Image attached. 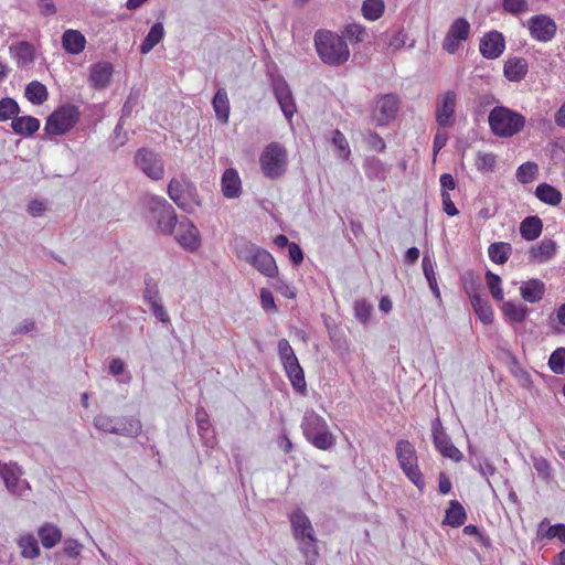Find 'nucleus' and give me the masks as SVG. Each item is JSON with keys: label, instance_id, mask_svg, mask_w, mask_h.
<instances>
[{"label": "nucleus", "instance_id": "nucleus-41", "mask_svg": "<svg viewBox=\"0 0 565 565\" xmlns=\"http://www.w3.org/2000/svg\"><path fill=\"white\" fill-rule=\"evenodd\" d=\"M299 543V550L301 551L303 557L306 558L307 565H315L317 558L319 556L317 537L316 535H311L306 537V540H296Z\"/></svg>", "mask_w": 565, "mask_h": 565}, {"label": "nucleus", "instance_id": "nucleus-40", "mask_svg": "<svg viewBox=\"0 0 565 565\" xmlns=\"http://www.w3.org/2000/svg\"><path fill=\"white\" fill-rule=\"evenodd\" d=\"M24 95L33 105H42L49 96L45 85L38 81L26 85Z\"/></svg>", "mask_w": 565, "mask_h": 565}, {"label": "nucleus", "instance_id": "nucleus-62", "mask_svg": "<svg viewBox=\"0 0 565 565\" xmlns=\"http://www.w3.org/2000/svg\"><path fill=\"white\" fill-rule=\"evenodd\" d=\"M115 417L107 415H98L94 418V426L104 433L114 434Z\"/></svg>", "mask_w": 565, "mask_h": 565}, {"label": "nucleus", "instance_id": "nucleus-54", "mask_svg": "<svg viewBox=\"0 0 565 565\" xmlns=\"http://www.w3.org/2000/svg\"><path fill=\"white\" fill-rule=\"evenodd\" d=\"M382 38L387 47L392 49L393 51H396L405 45L406 35L404 34L403 30L394 31L392 33L386 32L382 35Z\"/></svg>", "mask_w": 565, "mask_h": 565}, {"label": "nucleus", "instance_id": "nucleus-59", "mask_svg": "<svg viewBox=\"0 0 565 565\" xmlns=\"http://www.w3.org/2000/svg\"><path fill=\"white\" fill-rule=\"evenodd\" d=\"M497 163V157L493 153L479 152L477 156L476 166L480 171H493Z\"/></svg>", "mask_w": 565, "mask_h": 565}, {"label": "nucleus", "instance_id": "nucleus-61", "mask_svg": "<svg viewBox=\"0 0 565 565\" xmlns=\"http://www.w3.org/2000/svg\"><path fill=\"white\" fill-rule=\"evenodd\" d=\"M502 8L511 14H520L527 10L526 0H503Z\"/></svg>", "mask_w": 565, "mask_h": 565}, {"label": "nucleus", "instance_id": "nucleus-14", "mask_svg": "<svg viewBox=\"0 0 565 565\" xmlns=\"http://www.w3.org/2000/svg\"><path fill=\"white\" fill-rule=\"evenodd\" d=\"M457 95L454 90H447L438 96L436 103V121L439 127L448 128L455 124Z\"/></svg>", "mask_w": 565, "mask_h": 565}, {"label": "nucleus", "instance_id": "nucleus-17", "mask_svg": "<svg viewBox=\"0 0 565 565\" xmlns=\"http://www.w3.org/2000/svg\"><path fill=\"white\" fill-rule=\"evenodd\" d=\"M178 225L179 227L175 241L185 250L195 252L201 245V237L198 227L188 217L181 220Z\"/></svg>", "mask_w": 565, "mask_h": 565}, {"label": "nucleus", "instance_id": "nucleus-44", "mask_svg": "<svg viewBox=\"0 0 565 565\" xmlns=\"http://www.w3.org/2000/svg\"><path fill=\"white\" fill-rule=\"evenodd\" d=\"M145 289H143V300L148 305L153 302L161 301L158 281L151 277L150 275H145L143 278Z\"/></svg>", "mask_w": 565, "mask_h": 565}, {"label": "nucleus", "instance_id": "nucleus-2", "mask_svg": "<svg viewBox=\"0 0 565 565\" xmlns=\"http://www.w3.org/2000/svg\"><path fill=\"white\" fill-rule=\"evenodd\" d=\"M313 40L316 51L322 63L329 66H340L349 60V46L345 40L337 33L318 30Z\"/></svg>", "mask_w": 565, "mask_h": 565}, {"label": "nucleus", "instance_id": "nucleus-10", "mask_svg": "<svg viewBox=\"0 0 565 565\" xmlns=\"http://www.w3.org/2000/svg\"><path fill=\"white\" fill-rule=\"evenodd\" d=\"M135 166L153 181H159L164 175V162L160 153L151 148H139L134 157Z\"/></svg>", "mask_w": 565, "mask_h": 565}, {"label": "nucleus", "instance_id": "nucleus-19", "mask_svg": "<svg viewBox=\"0 0 565 565\" xmlns=\"http://www.w3.org/2000/svg\"><path fill=\"white\" fill-rule=\"evenodd\" d=\"M295 540H306L315 535V530L309 518L301 509H296L289 516Z\"/></svg>", "mask_w": 565, "mask_h": 565}, {"label": "nucleus", "instance_id": "nucleus-64", "mask_svg": "<svg viewBox=\"0 0 565 565\" xmlns=\"http://www.w3.org/2000/svg\"><path fill=\"white\" fill-rule=\"evenodd\" d=\"M275 281L273 282V287L276 291L280 292L284 297L292 299L296 297L295 289L284 279L279 277H275Z\"/></svg>", "mask_w": 565, "mask_h": 565}, {"label": "nucleus", "instance_id": "nucleus-52", "mask_svg": "<svg viewBox=\"0 0 565 565\" xmlns=\"http://www.w3.org/2000/svg\"><path fill=\"white\" fill-rule=\"evenodd\" d=\"M486 280L488 284L489 291L493 299L497 301L503 300V290L501 288V278L499 275L492 273L491 270L486 271Z\"/></svg>", "mask_w": 565, "mask_h": 565}, {"label": "nucleus", "instance_id": "nucleus-1", "mask_svg": "<svg viewBox=\"0 0 565 565\" xmlns=\"http://www.w3.org/2000/svg\"><path fill=\"white\" fill-rule=\"evenodd\" d=\"M149 224L156 234L170 236L178 222L174 207L162 196L149 194L143 199Z\"/></svg>", "mask_w": 565, "mask_h": 565}, {"label": "nucleus", "instance_id": "nucleus-58", "mask_svg": "<svg viewBox=\"0 0 565 565\" xmlns=\"http://www.w3.org/2000/svg\"><path fill=\"white\" fill-rule=\"evenodd\" d=\"M139 104V90L131 89L122 108H121V115L120 118L126 119L129 118L134 111V109Z\"/></svg>", "mask_w": 565, "mask_h": 565}, {"label": "nucleus", "instance_id": "nucleus-26", "mask_svg": "<svg viewBox=\"0 0 565 565\" xmlns=\"http://www.w3.org/2000/svg\"><path fill=\"white\" fill-rule=\"evenodd\" d=\"M86 44L85 36L77 30H66L62 35V46L71 54H79Z\"/></svg>", "mask_w": 565, "mask_h": 565}, {"label": "nucleus", "instance_id": "nucleus-43", "mask_svg": "<svg viewBox=\"0 0 565 565\" xmlns=\"http://www.w3.org/2000/svg\"><path fill=\"white\" fill-rule=\"evenodd\" d=\"M385 4L383 0H364L362 3V13L365 19L375 21L384 13Z\"/></svg>", "mask_w": 565, "mask_h": 565}, {"label": "nucleus", "instance_id": "nucleus-21", "mask_svg": "<svg viewBox=\"0 0 565 565\" xmlns=\"http://www.w3.org/2000/svg\"><path fill=\"white\" fill-rule=\"evenodd\" d=\"M222 193L226 199H236L242 193V182L237 171L228 168L224 171L221 181Z\"/></svg>", "mask_w": 565, "mask_h": 565}, {"label": "nucleus", "instance_id": "nucleus-23", "mask_svg": "<svg viewBox=\"0 0 565 565\" xmlns=\"http://www.w3.org/2000/svg\"><path fill=\"white\" fill-rule=\"evenodd\" d=\"M113 71V65L108 62H99L93 65L89 75L92 86L96 89L107 87L110 82Z\"/></svg>", "mask_w": 565, "mask_h": 565}, {"label": "nucleus", "instance_id": "nucleus-6", "mask_svg": "<svg viewBox=\"0 0 565 565\" xmlns=\"http://www.w3.org/2000/svg\"><path fill=\"white\" fill-rule=\"evenodd\" d=\"M169 198L186 213H193L196 206H201L196 186L186 178L172 179L168 184Z\"/></svg>", "mask_w": 565, "mask_h": 565}, {"label": "nucleus", "instance_id": "nucleus-3", "mask_svg": "<svg viewBox=\"0 0 565 565\" xmlns=\"http://www.w3.org/2000/svg\"><path fill=\"white\" fill-rule=\"evenodd\" d=\"M491 132L500 138H509L520 132L525 125V117L505 106H495L488 117Z\"/></svg>", "mask_w": 565, "mask_h": 565}, {"label": "nucleus", "instance_id": "nucleus-5", "mask_svg": "<svg viewBox=\"0 0 565 565\" xmlns=\"http://www.w3.org/2000/svg\"><path fill=\"white\" fill-rule=\"evenodd\" d=\"M259 163L266 178L271 180L280 178L287 170L288 153L286 148L279 142H270L263 150Z\"/></svg>", "mask_w": 565, "mask_h": 565}, {"label": "nucleus", "instance_id": "nucleus-25", "mask_svg": "<svg viewBox=\"0 0 565 565\" xmlns=\"http://www.w3.org/2000/svg\"><path fill=\"white\" fill-rule=\"evenodd\" d=\"M11 128L15 135L30 137L40 129V120L33 116H17L12 118Z\"/></svg>", "mask_w": 565, "mask_h": 565}, {"label": "nucleus", "instance_id": "nucleus-31", "mask_svg": "<svg viewBox=\"0 0 565 565\" xmlns=\"http://www.w3.org/2000/svg\"><path fill=\"white\" fill-rule=\"evenodd\" d=\"M543 230V222L536 215L526 216L520 224V234L526 241L536 239Z\"/></svg>", "mask_w": 565, "mask_h": 565}, {"label": "nucleus", "instance_id": "nucleus-51", "mask_svg": "<svg viewBox=\"0 0 565 565\" xmlns=\"http://www.w3.org/2000/svg\"><path fill=\"white\" fill-rule=\"evenodd\" d=\"M548 367L555 374L565 373V348H557L548 359Z\"/></svg>", "mask_w": 565, "mask_h": 565}, {"label": "nucleus", "instance_id": "nucleus-46", "mask_svg": "<svg viewBox=\"0 0 565 565\" xmlns=\"http://www.w3.org/2000/svg\"><path fill=\"white\" fill-rule=\"evenodd\" d=\"M469 32L470 24L467 19L458 18L451 23L447 33L454 39L466 41L469 36Z\"/></svg>", "mask_w": 565, "mask_h": 565}, {"label": "nucleus", "instance_id": "nucleus-63", "mask_svg": "<svg viewBox=\"0 0 565 565\" xmlns=\"http://www.w3.org/2000/svg\"><path fill=\"white\" fill-rule=\"evenodd\" d=\"M365 140L371 149L377 152H383L386 149L384 139L375 131L369 130Z\"/></svg>", "mask_w": 565, "mask_h": 565}, {"label": "nucleus", "instance_id": "nucleus-42", "mask_svg": "<svg viewBox=\"0 0 565 565\" xmlns=\"http://www.w3.org/2000/svg\"><path fill=\"white\" fill-rule=\"evenodd\" d=\"M423 273L427 279L428 286L436 298H440V291L438 288L437 279L434 270V263L429 255L425 254L422 260Z\"/></svg>", "mask_w": 565, "mask_h": 565}, {"label": "nucleus", "instance_id": "nucleus-35", "mask_svg": "<svg viewBox=\"0 0 565 565\" xmlns=\"http://www.w3.org/2000/svg\"><path fill=\"white\" fill-rule=\"evenodd\" d=\"M164 36V28L161 22H156L142 40L139 50L141 54H148Z\"/></svg>", "mask_w": 565, "mask_h": 565}, {"label": "nucleus", "instance_id": "nucleus-11", "mask_svg": "<svg viewBox=\"0 0 565 565\" xmlns=\"http://www.w3.org/2000/svg\"><path fill=\"white\" fill-rule=\"evenodd\" d=\"M399 97L396 94L379 95L375 106L372 109V120L376 126L385 127L392 122L399 110Z\"/></svg>", "mask_w": 565, "mask_h": 565}, {"label": "nucleus", "instance_id": "nucleus-28", "mask_svg": "<svg viewBox=\"0 0 565 565\" xmlns=\"http://www.w3.org/2000/svg\"><path fill=\"white\" fill-rule=\"evenodd\" d=\"M215 117L222 124H227L230 117V100L225 88H218L212 99Z\"/></svg>", "mask_w": 565, "mask_h": 565}, {"label": "nucleus", "instance_id": "nucleus-12", "mask_svg": "<svg viewBox=\"0 0 565 565\" xmlns=\"http://www.w3.org/2000/svg\"><path fill=\"white\" fill-rule=\"evenodd\" d=\"M22 475L23 470L18 463L0 461V477L7 490L13 495L21 497L31 490L29 482L22 479Z\"/></svg>", "mask_w": 565, "mask_h": 565}, {"label": "nucleus", "instance_id": "nucleus-30", "mask_svg": "<svg viewBox=\"0 0 565 565\" xmlns=\"http://www.w3.org/2000/svg\"><path fill=\"white\" fill-rule=\"evenodd\" d=\"M467 520V513L462 504L457 500H451L449 507L446 510L444 524H448L451 527H459L465 524Z\"/></svg>", "mask_w": 565, "mask_h": 565}, {"label": "nucleus", "instance_id": "nucleus-60", "mask_svg": "<svg viewBox=\"0 0 565 565\" xmlns=\"http://www.w3.org/2000/svg\"><path fill=\"white\" fill-rule=\"evenodd\" d=\"M533 467L543 480L547 481L551 479V465L545 458L534 457Z\"/></svg>", "mask_w": 565, "mask_h": 565}, {"label": "nucleus", "instance_id": "nucleus-32", "mask_svg": "<svg viewBox=\"0 0 565 565\" xmlns=\"http://www.w3.org/2000/svg\"><path fill=\"white\" fill-rule=\"evenodd\" d=\"M10 51L13 53L19 66H28L34 61V47L26 41L12 44Z\"/></svg>", "mask_w": 565, "mask_h": 565}, {"label": "nucleus", "instance_id": "nucleus-16", "mask_svg": "<svg viewBox=\"0 0 565 565\" xmlns=\"http://www.w3.org/2000/svg\"><path fill=\"white\" fill-rule=\"evenodd\" d=\"M531 36L540 42L551 41L556 33L557 26L553 19L545 14L533 15L529 22Z\"/></svg>", "mask_w": 565, "mask_h": 565}, {"label": "nucleus", "instance_id": "nucleus-9", "mask_svg": "<svg viewBox=\"0 0 565 565\" xmlns=\"http://www.w3.org/2000/svg\"><path fill=\"white\" fill-rule=\"evenodd\" d=\"M396 457L405 476L423 492L426 483L417 465V456L414 446L408 440H399L396 445Z\"/></svg>", "mask_w": 565, "mask_h": 565}, {"label": "nucleus", "instance_id": "nucleus-18", "mask_svg": "<svg viewBox=\"0 0 565 565\" xmlns=\"http://www.w3.org/2000/svg\"><path fill=\"white\" fill-rule=\"evenodd\" d=\"M505 49V39L499 31L487 32L480 40L479 50L483 57L488 60L498 58Z\"/></svg>", "mask_w": 565, "mask_h": 565}, {"label": "nucleus", "instance_id": "nucleus-45", "mask_svg": "<svg viewBox=\"0 0 565 565\" xmlns=\"http://www.w3.org/2000/svg\"><path fill=\"white\" fill-rule=\"evenodd\" d=\"M19 546L22 550L21 554L24 558H35L40 555L38 541L31 534L22 536L19 540Z\"/></svg>", "mask_w": 565, "mask_h": 565}, {"label": "nucleus", "instance_id": "nucleus-57", "mask_svg": "<svg viewBox=\"0 0 565 565\" xmlns=\"http://www.w3.org/2000/svg\"><path fill=\"white\" fill-rule=\"evenodd\" d=\"M373 307L371 303H369L366 300H356L354 303V313L355 318L362 322L365 323L369 321L371 313H372Z\"/></svg>", "mask_w": 565, "mask_h": 565}, {"label": "nucleus", "instance_id": "nucleus-55", "mask_svg": "<svg viewBox=\"0 0 565 565\" xmlns=\"http://www.w3.org/2000/svg\"><path fill=\"white\" fill-rule=\"evenodd\" d=\"M259 248V246L250 242H243L239 245H237L236 255L239 259L245 260L250 265L254 259V255L256 254V250H258Z\"/></svg>", "mask_w": 565, "mask_h": 565}, {"label": "nucleus", "instance_id": "nucleus-22", "mask_svg": "<svg viewBox=\"0 0 565 565\" xmlns=\"http://www.w3.org/2000/svg\"><path fill=\"white\" fill-rule=\"evenodd\" d=\"M141 422L134 416L115 417L114 435L136 437L141 431Z\"/></svg>", "mask_w": 565, "mask_h": 565}, {"label": "nucleus", "instance_id": "nucleus-34", "mask_svg": "<svg viewBox=\"0 0 565 565\" xmlns=\"http://www.w3.org/2000/svg\"><path fill=\"white\" fill-rule=\"evenodd\" d=\"M502 312L510 322L522 323L530 313V309L523 303L505 301L502 306Z\"/></svg>", "mask_w": 565, "mask_h": 565}, {"label": "nucleus", "instance_id": "nucleus-4", "mask_svg": "<svg viewBox=\"0 0 565 565\" xmlns=\"http://www.w3.org/2000/svg\"><path fill=\"white\" fill-rule=\"evenodd\" d=\"M301 428L306 439L316 448L328 450L333 447L334 436L329 430L326 420L313 411L306 412Z\"/></svg>", "mask_w": 565, "mask_h": 565}, {"label": "nucleus", "instance_id": "nucleus-47", "mask_svg": "<svg viewBox=\"0 0 565 565\" xmlns=\"http://www.w3.org/2000/svg\"><path fill=\"white\" fill-rule=\"evenodd\" d=\"M463 288L470 301L475 299V296H483L481 294V281L478 276L475 275L473 271H469L463 277Z\"/></svg>", "mask_w": 565, "mask_h": 565}, {"label": "nucleus", "instance_id": "nucleus-33", "mask_svg": "<svg viewBox=\"0 0 565 565\" xmlns=\"http://www.w3.org/2000/svg\"><path fill=\"white\" fill-rule=\"evenodd\" d=\"M470 463L472 468L478 470L482 477L487 478L489 487L493 490L489 477L497 472V468L492 465V462L483 455L472 452L470 450Z\"/></svg>", "mask_w": 565, "mask_h": 565}, {"label": "nucleus", "instance_id": "nucleus-49", "mask_svg": "<svg viewBox=\"0 0 565 565\" xmlns=\"http://www.w3.org/2000/svg\"><path fill=\"white\" fill-rule=\"evenodd\" d=\"M539 172V166L535 162L527 161L522 163L516 170V179L521 183H529L534 180Z\"/></svg>", "mask_w": 565, "mask_h": 565}, {"label": "nucleus", "instance_id": "nucleus-48", "mask_svg": "<svg viewBox=\"0 0 565 565\" xmlns=\"http://www.w3.org/2000/svg\"><path fill=\"white\" fill-rule=\"evenodd\" d=\"M20 113V106L15 99L4 97L0 100V121H6L10 118L17 117Z\"/></svg>", "mask_w": 565, "mask_h": 565}, {"label": "nucleus", "instance_id": "nucleus-27", "mask_svg": "<svg viewBox=\"0 0 565 565\" xmlns=\"http://www.w3.org/2000/svg\"><path fill=\"white\" fill-rule=\"evenodd\" d=\"M544 292V282L535 278L527 280L520 288L521 297L530 303L539 302L543 298Z\"/></svg>", "mask_w": 565, "mask_h": 565}, {"label": "nucleus", "instance_id": "nucleus-38", "mask_svg": "<svg viewBox=\"0 0 565 565\" xmlns=\"http://www.w3.org/2000/svg\"><path fill=\"white\" fill-rule=\"evenodd\" d=\"M512 253V245L505 242L492 243L488 248V255L491 262L497 265H503L508 262Z\"/></svg>", "mask_w": 565, "mask_h": 565}, {"label": "nucleus", "instance_id": "nucleus-56", "mask_svg": "<svg viewBox=\"0 0 565 565\" xmlns=\"http://www.w3.org/2000/svg\"><path fill=\"white\" fill-rule=\"evenodd\" d=\"M332 143L339 150V156L348 159L350 156V148L345 136L338 129L332 131Z\"/></svg>", "mask_w": 565, "mask_h": 565}, {"label": "nucleus", "instance_id": "nucleus-53", "mask_svg": "<svg viewBox=\"0 0 565 565\" xmlns=\"http://www.w3.org/2000/svg\"><path fill=\"white\" fill-rule=\"evenodd\" d=\"M347 38L355 43L364 42L369 38L366 29L358 23L348 24L344 29Z\"/></svg>", "mask_w": 565, "mask_h": 565}, {"label": "nucleus", "instance_id": "nucleus-36", "mask_svg": "<svg viewBox=\"0 0 565 565\" xmlns=\"http://www.w3.org/2000/svg\"><path fill=\"white\" fill-rule=\"evenodd\" d=\"M535 196L543 203L555 206L562 202V193L548 183H541L535 189Z\"/></svg>", "mask_w": 565, "mask_h": 565}, {"label": "nucleus", "instance_id": "nucleus-8", "mask_svg": "<svg viewBox=\"0 0 565 565\" xmlns=\"http://www.w3.org/2000/svg\"><path fill=\"white\" fill-rule=\"evenodd\" d=\"M81 118V111L73 104H65L55 109L47 118L44 130L50 136H61L68 132Z\"/></svg>", "mask_w": 565, "mask_h": 565}, {"label": "nucleus", "instance_id": "nucleus-29", "mask_svg": "<svg viewBox=\"0 0 565 565\" xmlns=\"http://www.w3.org/2000/svg\"><path fill=\"white\" fill-rule=\"evenodd\" d=\"M556 252V243L553 239H543L530 250V258L536 263L550 260Z\"/></svg>", "mask_w": 565, "mask_h": 565}, {"label": "nucleus", "instance_id": "nucleus-20", "mask_svg": "<svg viewBox=\"0 0 565 565\" xmlns=\"http://www.w3.org/2000/svg\"><path fill=\"white\" fill-rule=\"evenodd\" d=\"M250 265L265 277L274 278L278 276V267L275 258L269 252L262 247L256 250Z\"/></svg>", "mask_w": 565, "mask_h": 565}, {"label": "nucleus", "instance_id": "nucleus-15", "mask_svg": "<svg viewBox=\"0 0 565 565\" xmlns=\"http://www.w3.org/2000/svg\"><path fill=\"white\" fill-rule=\"evenodd\" d=\"M274 95L284 116L290 120L296 113V103L288 83L281 76L271 79Z\"/></svg>", "mask_w": 565, "mask_h": 565}, {"label": "nucleus", "instance_id": "nucleus-7", "mask_svg": "<svg viewBox=\"0 0 565 565\" xmlns=\"http://www.w3.org/2000/svg\"><path fill=\"white\" fill-rule=\"evenodd\" d=\"M278 355L295 391L305 393L307 390L305 373L287 339L278 341Z\"/></svg>", "mask_w": 565, "mask_h": 565}, {"label": "nucleus", "instance_id": "nucleus-39", "mask_svg": "<svg viewBox=\"0 0 565 565\" xmlns=\"http://www.w3.org/2000/svg\"><path fill=\"white\" fill-rule=\"evenodd\" d=\"M38 534L45 548L54 547L62 539L61 530L51 523L42 525Z\"/></svg>", "mask_w": 565, "mask_h": 565}, {"label": "nucleus", "instance_id": "nucleus-50", "mask_svg": "<svg viewBox=\"0 0 565 565\" xmlns=\"http://www.w3.org/2000/svg\"><path fill=\"white\" fill-rule=\"evenodd\" d=\"M125 120L126 119L119 117V120L113 131L110 138V145L113 150H117L124 147L129 140L127 131L124 130Z\"/></svg>", "mask_w": 565, "mask_h": 565}, {"label": "nucleus", "instance_id": "nucleus-13", "mask_svg": "<svg viewBox=\"0 0 565 565\" xmlns=\"http://www.w3.org/2000/svg\"><path fill=\"white\" fill-rule=\"evenodd\" d=\"M433 441L436 449L446 458L456 462L462 459L461 451L451 443L448 435L445 433L440 419L437 417L431 423Z\"/></svg>", "mask_w": 565, "mask_h": 565}, {"label": "nucleus", "instance_id": "nucleus-37", "mask_svg": "<svg viewBox=\"0 0 565 565\" xmlns=\"http://www.w3.org/2000/svg\"><path fill=\"white\" fill-rule=\"evenodd\" d=\"M470 302H471L475 313L479 317V319L484 324L492 323L493 310H492V307L490 306L489 300L486 295L475 296V299H472Z\"/></svg>", "mask_w": 565, "mask_h": 565}, {"label": "nucleus", "instance_id": "nucleus-24", "mask_svg": "<svg viewBox=\"0 0 565 565\" xmlns=\"http://www.w3.org/2000/svg\"><path fill=\"white\" fill-rule=\"evenodd\" d=\"M529 71V65L523 57H512L504 63L503 73L510 82L522 81Z\"/></svg>", "mask_w": 565, "mask_h": 565}]
</instances>
